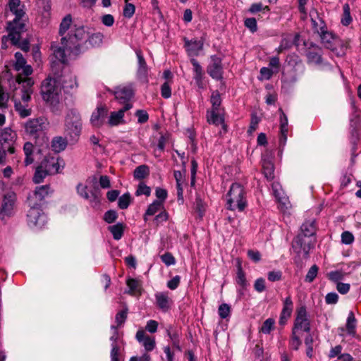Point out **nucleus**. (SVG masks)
Segmentation results:
<instances>
[{
  "label": "nucleus",
  "mask_w": 361,
  "mask_h": 361,
  "mask_svg": "<svg viewBox=\"0 0 361 361\" xmlns=\"http://www.w3.org/2000/svg\"><path fill=\"white\" fill-rule=\"evenodd\" d=\"M61 90L59 82L56 78H47L42 83L41 94L42 99L48 104L54 113L59 109V96Z\"/></svg>",
  "instance_id": "obj_1"
},
{
  "label": "nucleus",
  "mask_w": 361,
  "mask_h": 361,
  "mask_svg": "<svg viewBox=\"0 0 361 361\" xmlns=\"http://www.w3.org/2000/svg\"><path fill=\"white\" fill-rule=\"evenodd\" d=\"M82 123L81 116L76 109H70L64 121V136L71 144L76 143L81 135Z\"/></svg>",
  "instance_id": "obj_2"
},
{
  "label": "nucleus",
  "mask_w": 361,
  "mask_h": 361,
  "mask_svg": "<svg viewBox=\"0 0 361 361\" xmlns=\"http://www.w3.org/2000/svg\"><path fill=\"white\" fill-rule=\"evenodd\" d=\"M245 195L244 188L240 184L233 183L226 195L228 209L242 212L247 205Z\"/></svg>",
  "instance_id": "obj_3"
},
{
  "label": "nucleus",
  "mask_w": 361,
  "mask_h": 361,
  "mask_svg": "<svg viewBox=\"0 0 361 361\" xmlns=\"http://www.w3.org/2000/svg\"><path fill=\"white\" fill-rule=\"evenodd\" d=\"M210 101L212 105V109L210 111H207V121L209 123H212L216 126L222 124L224 130L226 131V126L224 124V118L221 114L220 106L221 104V98L218 90L214 91L212 93Z\"/></svg>",
  "instance_id": "obj_4"
},
{
  "label": "nucleus",
  "mask_w": 361,
  "mask_h": 361,
  "mask_svg": "<svg viewBox=\"0 0 361 361\" xmlns=\"http://www.w3.org/2000/svg\"><path fill=\"white\" fill-rule=\"evenodd\" d=\"M87 33L84 27H80L74 30L73 33H69L68 37H63L61 39V44H65L67 48H69L71 52H74L78 54L80 52L81 44L80 42L86 37Z\"/></svg>",
  "instance_id": "obj_5"
},
{
  "label": "nucleus",
  "mask_w": 361,
  "mask_h": 361,
  "mask_svg": "<svg viewBox=\"0 0 361 361\" xmlns=\"http://www.w3.org/2000/svg\"><path fill=\"white\" fill-rule=\"evenodd\" d=\"M315 238H310L298 234L292 242V248L298 255L308 256L310 250L314 247Z\"/></svg>",
  "instance_id": "obj_6"
},
{
  "label": "nucleus",
  "mask_w": 361,
  "mask_h": 361,
  "mask_svg": "<svg viewBox=\"0 0 361 361\" xmlns=\"http://www.w3.org/2000/svg\"><path fill=\"white\" fill-rule=\"evenodd\" d=\"M6 30L9 32L11 44H17L21 38V34L27 31V27L23 18L15 17L12 21L7 23Z\"/></svg>",
  "instance_id": "obj_7"
},
{
  "label": "nucleus",
  "mask_w": 361,
  "mask_h": 361,
  "mask_svg": "<svg viewBox=\"0 0 361 361\" xmlns=\"http://www.w3.org/2000/svg\"><path fill=\"white\" fill-rule=\"evenodd\" d=\"M29 204L30 209L27 212V223L31 227H42L45 223L47 217L37 203H32L29 198Z\"/></svg>",
  "instance_id": "obj_8"
},
{
  "label": "nucleus",
  "mask_w": 361,
  "mask_h": 361,
  "mask_svg": "<svg viewBox=\"0 0 361 361\" xmlns=\"http://www.w3.org/2000/svg\"><path fill=\"white\" fill-rule=\"evenodd\" d=\"M16 200L17 197L14 192L9 191L4 194L0 208V217L1 219L13 216Z\"/></svg>",
  "instance_id": "obj_9"
},
{
  "label": "nucleus",
  "mask_w": 361,
  "mask_h": 361,
  "mask_svg": "<svg viewBox=\"0 0 361 361\" xmlns=\"http://www.w3.org/2000/svg\"><path fill=\"white\" fill-rule=\"evenodd\" d=\"M47 125V119L44 117L30 119L26 123L25 130L27 133L36 139L43 134Z\"/></svg>",
  "instance_id": "obj_10"
},
{
  "label": "nucleus",
  "mask_w": 361,
  "mask_h": 361,
  "mask_svg": "<svg viewBox=\"0 0 361 361\" xmlns=\"http://www.w3.org/2000/svg\"><path fill=\"white\" fill-rule=\"evenodd\" d=\"M310 321L307 316L306 307L302 306L297 310L296 317L292 331L297 332L299 330H302L308 333L310 331Z\"/></svg>",
  "instance_id": "obj_11"
},
{
  "label": "nucleus",
  "mask_w": 361,
  "mask_h": 361,
  "mask_svg": "<svg viewBox=\"0 0 361 361\" xmlns=\"http://www.w3.org/2000/svg\"><path fill=\"white\" fill-rule=\"evenodd\" d=\"M305 56L308 64L321 65L323 62L322 49L313 42L307 47Z\"/></svg>",
  "instance_id": "obj_12"
},
{
  "label": "nucleus",
  "mask_w": 361,
  "mask_h": 361,
  "mask_svg": "<svg viewBox=\"0 0 361 361\" xmlns=\"http://www.w3.org/2000/svg\"><path fill=\"white\" fill-rule=\"evenodd\" d=\"M111 92L115 96L116 99L124 105L127 103H130V100L134 96V90L131 86L117 87L116 90L111 91Z\"/></svg>",
  "instance_id": "obj_13"
},
{
  "label": "nucleus",
  "mask_w": 361,
  "mask_h": 361,
  "mask_svg": "<svg viewBox=\"0 0 361 361\" xmlns=\"http://www.w3.org/2000/svg\"><path fill=\"white\" fill-rule=\"evenodd\" d=\"M207 73L214 79L217 80L222 79L221 59L214 55L211 56L210 63L207 68Z\"/></svg>",
  "instance_id": "obj_14"
},
{
  "label": "nucleus",
  "mask_w": 361,
  "mask_h": 361,
  "mask_svg": "<svg viewBox=\"0 0 361 361\" xmlns=\"http://www.w3.org/2000/svg\"><path fill=\"white\" fill-rule=\"evenodd\" d=\"M14 137V133L12 130L9 128H6L1 134V143L0 149H5V152L8 151L10 154H13L15 152L14 147L11 146L9 143L10 141H12Z\"/></svg>",
  "instance_id": "obj_15"
},
{
  "label": "nucleus",
  "mask_w": 361,
  "mask_h": 361,
  "mask_svg": "<svg viewBox=\"0 0 361 361\" xmlns=\"http://www.w3.org/2000/svg\"><path fill=\"white\" fill-rule=\"evenodd\" d=\"M108 114V109L105 106H100L92 113L90 118L92 125L94 127H101Z\"/></svg>",
  "instance_id": "obj_16"
},
{
  "label": "nucleus",
  "mask_w": 361,
  "mask_h": 361,
  "mask_svg": "<svg viewBox=\"0 0 361 361\" xmlns=\"http://www.w3.org/2000/svg\"><path fill=\"white\" fill-rule=\"evenodd\" d=\"M133 107L131 103H127L124 106L117 111H113L111 113L109 118V124L111 126H117L121 123H123L124 113Z\"/></svg>",
  "instance_id": "obj_17"
},
{
  "label": "nucleus",
  "mask_w": 361,
  "mask_h": 361,
  "mask_svg": "<svg viewBox=\"0 0 361 361\" xmlns=\"http://www.w3.org/2000/svg\"><path fill=\"white\" fill-rule=\"evenodd\" d=\"M42 161H47L45 169L50 175L60 173L65 166L63 159H42Z\"/></svg>",
  "instance_id": "obj_18"
},
{
  "label": "nucleus",
  "mask_w": 361,
  "mask_h": 361,
  "mask_svg": "<svg viewBox=\"0 0 361 361\" xmlns=\"http://www.w3.org/2000/svg\"><path fill=\"white\" fill-rule=\"evenodd\" d=\"M279 111L281 113L280 116V133L281 136L279 139L280 145H285L287 140L288 133V118L283 109L280 108Z\"/></svg>",
  "instance_id": "obj_19"
},
{
  "label": "nucleus",
  "mask_w": 361,
  "mask_h": 361,
  "mask_svg": "<svg viewBox=\"0 0 361 361\" xmlns=\"http://www.w3.org/2000/svg\"><path fill=\"white\" fill-rule=\"evenodd\" d=\"M157 305L163 312H167L172 303L171 299L166 293H157L155 295Z\"/></svg>",
  "instance_id": "obj_20"
},
{
  "label": "nucleus",
  "mask_w": 361,
  "mask_h": 361,
  "mask_svg": "<svg viewBox=\"0 0 361 361\" xmlns=\"http://www.w3.org/2000/svg\"><path fill=\"white\" fill-rule=\"evenodd\" d=\"M185 47L190 56H197L203 48V42L197 40H188L184 39Z\"/></svg>",
  "instance_id": "obj_21"
},
{
  "label": "nucleus",
  "mask_w": 361,
  "mask_h": 361,
  "mask_svg": "<svg viewBox=\"0 0 361 361\" xmlns=\"http://www.w3.org/2000/svg\"><path fill=\"white\" fill-rule=\"evenodd\" d=\"M314 224V220L306 221L300 226V233L298 234L310 238H315L316 227Z\"/></svg>",
  "instance_id": "obj_22"
},
{
  "label": "nucleus",
  "mask_w": 361,
  "mask_h": 361,
  "mask_svg": "<svg viewBox=\"0 0 361 361\" xmlns=\"http://www.w3.org/2000/svg\"><path fill=\"white\" fill-rule=\"evenodd\" d=\"M47 161H42L40 164L36 168L35 173L33 176V182L35 183H42L45 177L50 175L47 170L44 168L47 167Z\"/></svg>",
  "instance_id": "obj_23"
},
{
  "label": "nucleus",
  "mask_w": 361,
  "mask_h": 361,
  "mask_svg": "<svg viewBox=\"0 0 361 361\" xmlns=\"http://www.w3.org/2000/svg\"><path fill=\"white\" fill-rule=\"evenodd\" d=\"M271 188H272L273 194H274V197H276L278 202L281 203L282 205L281 209H283V207L287 209L288 208V207L286 205L287 200H286V197L283 195V190L281 189L280 184L278 183H273L271 185Z\"/></svg>",
  "instance_id": "obj_24"
},
{
  "label": "nucleus",
  "mask_w": 361,
  "mask_h": 361,
  "mask_svg": "<svg viewBox=\"0 0 361 361\" xmlns=\"http://www.w3.org/2000/svg\"><path fill=\"white\" fill-rule=\"evenodd\" d=\"M68 142H69L66 136L56 137L51 142V149L54 152L59 153L66 149Z\"/></svg>",
  "instance_id": "obj_25"
},
{
  "label": "nucleus",
  "mask_w": 361,
  "mask_h": 361,
  "mask_svg": "<svg viewBox=\"0 0 361 361\" xmlns=\"http://www.w3.org/2000/svg\"><path fill=\"white\" fill-rule=\"evenodd\" d=\"M8 5L10 11L15 15V17L22 18L25 16L23 9L19 8L20 6V0H9Z\"/></svg>",
  "instance_id": "obj_26"
},
{
  "label": "nucleus",
  "mask_w": 361,
  "mask_h": 361,
  "mask_svg": "<svg viewBox=\"0 0 361 361\" xmlns=\"http://www.w3.org/2000/svg\"><path fill=\"white\" fill-rule=\"evenodd\" d=\"M65 45L66 44H61V47H56V48H54L53 45L51 46V48L54 49V54L56 59H57L62 63H66L67 61L66 51H71L69 48H67Z\"/></svg>",
  "instance_id": "obj_27"
},
{
  "label": "nucleus",
  "mask_w": 361,
  "mask_h": 361,
  "mask_svg": "<svg viewBox=\"0 0 361 361\" xmlns=\"http://www.w3.org/2000/svg\"><path fill=\"white\" fill-rule=\"evenodd\" d=\"M262 168L265 177L269 180H273L274 178V167L271 159H263Z\"/></svg>",
  "instance_id": "obj_28"
},
{
  "label": "nucleus",
  "mask_w": 361,
  "mask_h": 361,
  "mask_svg": "<svg viewBox=\"0 0 361 361\" xmlns=\"http://www.w3.org/2000/svg\"><path fill=\"white\" fill-rule=\"evenodd\" d=\"M104 35L101 32H96L89 36L85 43L88 44L91 47H98L103 42Z\"/></svg>",
  "instance_id": "obj_29"
},
{
  "label": "nucleus",
  "mask_w": 361,
  "mask_h": 361,
  "mask_svg": "<svg viewBox=\"0 0 361 361\" xmlns=\"http://www.w3.org/2000/svg\"><path fill=\"white\" fill-rule=\"evenodd\" d=\"M14 101L15 110L18 112L22 118H25L31 114V109H27V104H23L20 101L12 99Z\"/></svg>",
  "instance_id": "obj_30"
},
{
  "label": "nucleus",
  "mask_w": 361,
  "mask_h": 361,
  "mask_svg": "<svg viewBox=\"0 0 361 361\" xmlns=\"http://www.w3.org/2000/svg\"><path fill=\"white\" fill-rule=\"evenodd\" d=\"M50 192L48 185L37 187L34 192V197L37 201H42Z\"/></svg>",
  "instance_id": "obj_31"
},
{
  "label": "nucleus",
  "mask_w": 361,
  "mask_h": 361,
  "mask_svg": "<svg viewBox=\"0 0 361 361\" xmlns=\"http://www.w3.org/2000/svg\"><path fill=\"white\" fill-rule=\"evenodd\" d=\"M108 230L111 233L115 240H120L124 232V225L121 223H118L115 225L108 227Z\"/></svg>",
  "instance_id": "obj_32"
},
{
  "label": "nucleus",
  "mask_w": 361,
  "mask_h": 361,
  "mask_svg": "<svg viewBox=\"0 0 361 361\" xmlns=\"http://www.w3.org/2000/svg\"><path fill=\"white\" fill-rule=\"evenodd\" d=\"M127 286L129 288L128 293L130 295L141 293V283L136 279H129L127 280Z\"/></svg>",
  "instance_id": "obj_33"
},
{
  "label": "nucleus",
  "mask_w": 361,
  "mask_h": 361,
  "mask_svg": "<svg viewBox=\"0 0 361 361\" xmlns=\"http://www.w3.org/2000/svg\"><path fill=\"white\" fill-rule=\"evenodd\" d=\"M356 326V319L354 313L350 311L348 314L346 322V330L350 335L355 336Z\"/></svg>",
  "instance_id": "obj_34"
},
{
  "label": "nucleus",
  "mask_w": 361,
  "mask_h": 361,
  "mask_svg": "<svg viewBox=\"0 0 361 361\" xmlns=\"http://www.w3.org/2000/svg\"><path fill=\"white\" fill-rule=\"evenodd\" d=\"M162 207L161 201L155 200L151 204L149 205L145 216L144 220L146 221L147 220V216H152L155 214L157 212H159Z\"/></svg>",
  "instance_id": "obj_35"
},
{
  "label": "nucleus",
  "mask_w": 361,
  "mask_h": 361,
  "mask_svg": "<svg viewBox=\"0 0 361 361\" xmlns=\"http://www.w3.org/2000/svg\"><path fill=\"white\" fill-rule=\"evenodd\" d=\"M135 53L138 60L137 71L140 74L145 75L147 72V66L145 59L143 57L142 51L140 50H137Z\"/></svg>",
  "instance_id": "obj_36"
},
{
  "label": "nucleus",
  "mask_w": 361,
  "mask_h": 361,
  "mask_svg": "<svg viewBox=\"0 0 361 361\" xmlns=\"http://www.w3.org/2000/svg\"><path fill=\"white\" fill-rule=\"evenodd\" d=\"M72 23V17L70 14L66 15L62 20L60 27L59 30V34L61 36H63V35L66 32V31L70 28Z\"/></svg>",
  "instance_id": "obj_37"
},
{
  "label": "nucleus",
  "mask_w": 361,
  "mask_h": 361,
  "mask_svg": "<svg viewBox=\"0 0 361 361\" xmlns=\"http://www.w3.org/2000/svg\"><path fill=\"white\" fill-rule=\"evenodd\" d=\"M149 174V168L145 165H141L137 167L134 171V178L137 180L143 179Z\"/></svg>",
  "instance_id": "obj_38"
},
{
  "label": "nucleus",
  "mask_w": 361,
  "mask_h": 361,
  "mask_svg": "<svg viewBox=\"0 0 361 361\" xmlns=\"http://www.w3.org/2000/svg\"><path fill=\"white\" fill-rule=\"evenodd\" d=\"M293 303L290 296L287 297L283 302V307L281 314L290 317L293 311Z\"/></svg>",
  "instance_id": "obj_39"
},
{
  "label": "nucleus",
  "mask_w": 361,
  "mask_h": 361,
  "mask_svg": "<svg viewBox=\"0 0 361 361\" xmlns=\"http://www.w3.org/2000/svg\"><path fill=\"white\" fill-rule=\"evenodd\" d=\"M128 307L123 308L122 310L119 311L115 317L116 322L117 324L115 326L117 329L121 327L126 322L128 317Z\"/></svg>",
  "instance_id": "obj_40"
},
{
  "label": "nucleus",
  "mask_w": 361,
  "mask_h": 361,
  "mask_svg": "<svg viewBox=\"0 0 361 361\" xmlns=\"http://www.w3.org/2000/svg\"><path fill=\"white\" fill-rule=\"evenodd\" d=\"M343 13L341 18V23L343 25L348 26L352 22L350 16V9L348 4H345L343 6Z\"/></svg>",
  "instance_id": "obj_41"
},
{
  "label": "nucleus",
  "mask_w": 361,
  "mask_h": 361,
  "mask_svg": "<svg viewBox=\"0 0 361 361\" xmlns=\"http://www.w3.org/2000/svg\"><path fill=\"white\" fill-rule=\"evenodd\" d=\"M274 324H275V321L274 319L272 318H269L267 319H266L260 329H259V332H262L264 334H270V332L274 329Z\"/></svg>",
  "instance_id": "obj_42"
},
{
  "label": "nucleus",
  "mask_w": 361,
  "mask_h": 361,
  "mask_svg": "<svg viewBox=\"0 0 361 361\" xmlns=\"http://www.w3.org/2000/svg\"><path fill=\"white\" fill-rule=\"evenodd\" d=\"M286 62L287 63V64L288 66H293V67H295L296 66H298V65H302V59L298 54H296L295 53L288 54L286 56Z\"/></svg>",
  "instance_id": "obj_43"
},
{
  "label": "nucleus",
  "mask_w": 361,
  "mask_h": 361,
  "mask_svg": "<svg viewBox=\"0 0 361 361\" xmlns=\"http://www.w3.org/2000/svg\"><path fill=\"white\" fill-rule=\"evenodd\" d=\"M16 81L19 84L23 83V90H32V85H34V82L32 78H23L21 76H18L16 78Z\"/></svg>",
  "instance_id": "obj_44"
},
{
  "label": "nucleus",
  "mask_w": 361,
  "mask_h": 361,
  "mask_svg": "<svg viewBox=\"0 0 361 361\" xmlns=\"http://www.w3.org/2000/svg\"><path fill=\"white\" fill-rule=\"evenodd\" d=\"M130 202H131L130 195L128 192L125 193L118 198V207L121 209H126L128 207Z\"/></svg>",
  "instance_id": "obj_45"
},
{
  "label": "nucleus",
  "mask_w": 361,
  "mask_h": 361,
  "mask_svg": "<svg viewBox=\"0 0 361 361\" xmlns=\"http://www.w3.org/2000/svg\"><path fill=\"white\" fill-rule=\"evenodd\" d=\"M190 61L194 67V71L195 73L194 78L195 79L196 81L200 82L202 80V68L196 59H192Z\"/></svg>",
  "instance_id": "obj_46"
},
{
  "label": "nucleus",
  "mask_w": 361,
  "mask_h": 361,
  "mask_svg": "<svg viewBox=\"0 0 361 361\" xmlns=\"http://www.w3.org/2000/svg\"><path fill=\"white\" fill-rule=\"evenodd\" d=\"M195 209L198 213L199 216L202 218L205 212V204L199 196L195 199Z\"/></svg>",
  "instance_id": "obj_47"
},
{
  "label": "nucleus",
  "mask_w": 361,
  "mask_h": 361,
  "mask_svg": "<svg viewBox=\"0 0 361 361\" xmlns=\"http://www.w3.org/2000/svg\"><path fill=\"white\" fill-rule=\"evenodd\" d=\"M236 283L243 288H245L247 286V282L245 274L243 271L240 265H239L238 268Z\"/></svg>",
  "instance_id": "obj_48"
},
{
  "label": "nucleus",
  "mask_w": 361,
  "mask_h": 361,
  "mask_svg": "<svg viewBox=\"0 0 361 361\" xmlns=\"http://www.w3.org/2000/svg\"><path fill=\"white\" fill-rule=\"evenodd\" d=\"M135 12V6L133 4L129 3L128 1H127V3H125V6L123 11V15L125 18H132Z\"/></svg>",
  "instance_id": "obj_49"
},
{
  "label": "nucleus",
  "mask_w": 361,
  "mask_h": 361,
  "mask_svg": "<svg viewBox=\"0 0 361 361\" xmlns=\"http://www.w3.org/2000/svg\"><path fill=\"white\" fill-rule=\"evenodd\" d=\"M218 313L221 319H226L230 315L231 307L226 303L221 304L218 309Z\"/></svg>",
  "instance_id": "obj_50"
},
{
  "label": "nucleus",
  "mask_w": 361,
  "mask_h": 361,
  "mask_svg": "<svg viewBox=\"0 0 361 361\" xmlns=\"http://www.w3.org/2000/svg\"><path fill=\"white\" fill-rule=\"evenodd\" d=\"M8 99V94L4 91L3 87L0 85V108H7Z\"/></svg>",
  "instance_id": "obj_51"
},
{
  "label": "nucleus",
  "mask_w": 361,
  "mask_h": 361,
  "mask_svg": "<svg viewBox=\"0 0 361 361\" xmlns=\"http://www.w3.org/2000/svg\"><path fill=\"white\" fill-rule=\"evenodd\" d=\"M318 269H319L317 265H312L305 276V281L309 283L312 282L317 275Z\"/></svg>",
  "instance_id": "obj_52"
},
{
  "label": "nucleus",
  "mask_w": 361,
  "mask_h": 361,
  "mask_svg": "<svg viewBox=\"0 0 361 361\" xmlns=\"http://www.w3.org/2000/svg\"><path fill=\"white\" fill-rule=\"evenodd\" d=\"M167 334L172 342L173 345L178 350H180L178 334L175 331H171V329H167Z\"/></svg>",
  "instance_id": "obj_53"
},
{
  "label": "nucleus",
  "mask_w": 361,
  "mask_h": 361,
  "mask_svg": "<svg viewBox=\"0 0 361 361\" xmlns=\"http://www.w3.org/2000/svg\"><path fill=\"white\" fill-rule=\"evenodd\" d=\"M15 58L16 59L15 68L16 70L19 71L25 66L26 61L20 52H16L15 54Z\"/></svg>",
  "instance_id": "obj_54"
},
{
  "label": "nucleus",
  "mask_w": 361,
  "mask_h": 361,
  "mask_svg": "<svg viewBox=\"0 0 361 361\" xmlns=\"http://www.w3.org/2000/svg\"><path fill=\"white\" fill-rule=\"evenodd\" d=\"M150 192H151L150 188L148 187L147 185H146L145 183H140L138 185L137 189L135 192V195L137 196L142 195L149 196L150 195Z\"/></svg>",
  "instance_id": "obj_55"
},
{
  "label": "nucleus",
  "mask_w": 361,
  "mask_h": 361,
  "mask_svg": "<svg viewBox=\"0 0 361 361\" xmlns=\"http://www.w3.org/2000/svg\"><path fill=\"white\" fill-rule=\"evenodd\" d=\"M117 218H118L117 212L114 210H109V211L106 212L104 215V220L108 224H111V223L116 221Z\"/></svg>",
  "instance_id": "obj_56"
},
{
  "label": "nucleus",
  "mask_w": 361,
  "mask_h": 361,
  "mask_svg": "<svg viewBox=\"0 0 361 361\" xmlns=\"http://www.w3.org/2000/svg\"><path fill=\"white\" fill-rule=\"evenodd\" d=\"M302 342L299 336L297 335V332L292 331L291 339L290 344L292 348L298 350L301 345Z\"/></svg>",
  "instance_id": "obj_57"
},
{
  "label": "nucleus",
  "mask_w": 361,
  "mask_h": 361,
  "mask_svg": "<svg viewBox=\"0 0 361 361\" xmlns=\"http://www.w3.org/2000/svg\"><path fill=\"white\" fill-rule=\"evenodd\" d=\"M135 115L137 117V121L139 123H145L149 119V115L145 110L139 109L136 111Z\"/></svg>",
  "instance_id": "obj_58"
},
{
  "label": "nucleus",
  "mask_w": 361,
  "mask_h": 361,
  "mask_svg": "<svg viewBox=\"0 0 361 361\" xmlns=\"http://www.w3.org/2000/svg\"><path fill=\"white\" fill-rule=\"evenodd\" d=\"M146 351H152L156 345L155 340L153 338L148 336L142 343Z\"/></svg>",
  "instance_id": "obj_59"
},
{
  "label": "nucleus",
  "mask_w": 361,
  "mask_h": 361,
  "mask_svg": "<svg viewBox=\"0 0 361 361\" xmlns=\"http://www.w3.org/2000/svg\"><path fill=\"white\" fill-rule=\"evenodd\" d=\"M111 361H119L120 347L118 343H111Z\"/></svg>",
  "instance_id": "obj_60"
},
{
  "label": "nucleus",
  "mask_w": 361,
  "mask_h": 361,
  "mask_svg": "<svg viewBox=\"0 0 361 361\" xmlns=\"http://www.w3.org/2000/svg\"><path fill=\"white\" fill-rule=\"evenodd\" d=\"M245 25L252 32H255L257 30V20L255 18H248L245 20Z\"/></svg>",
  "instance_id": "obj_61"
},
{
  "label": "nucleus",
  "mask_w": 361,
  "mask_h": 361,
  "mask_svg": "<svg viewBox=\"0 0 361 361\" xmlns=\"http://www.w3.org/2000/svg\"><path fill=\"white\" fill-rule=\"evenodd\" d=\"M161 261L166 265L170 266L173 265L176 263V259L173 256L169 253L166 252L161 256Z\"/></svg>",
  "instance_id": "obj_62"
},
{
  "label": "nucleus",
  "mask_w": 361,
  "mask_h": 361,
  "mask_svg": "<svg viewBox=\"0 0 361 361\" xmlns=\"http://www.w3.org/2000/svg\"><path fill=\"white\" fill-rule=\"evenodd\" d=\"M259 122V118L257 117L256 114L253 113L251 115L250 124L248 129V133H252L257 129V125Z\"/></svg>",
  "instance_id": "obj_63"
},
{
  "label": "nucleus",
  "mask_w": 361,
  "mask_h": 361,
  "mask_svg": "<svg viewBox=\"0 0 361 361\" xmlns=\"http://www.w3.org/2000/svg\"><path fill=\"white\" fill-rule=\"evenodd\" d=\"M161 94L164 99H168L171 95V90L168 82H165L161 87Z\"/></svg>",
  "instance_id": "obj_64"
}]
</instances>
